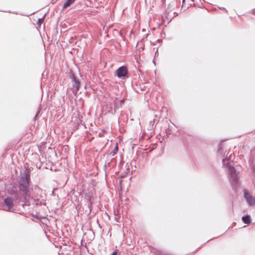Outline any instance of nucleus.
<instances>
[{"mask_svg":"<svg viewBox=\"0 0 255 255\" xmlns=\"http://www.w3.org/2000/svg\"><path fill=\"white\" fill-rule=\"evenodd\" d=\"M242 221L244 224L249 225L251 222V216L249 215L243 216L242 218Z\"/></svg>","mask_w":255,"mask_h":255,"instance_id":"8","label":"nucleus"},{"mask_svg":"<svg viewBox=\"0 0 255 255\" xmlns=\"http://www.w3.org/2000/svg\"><path fill=\"white\" fill-rule=\"evenodd\" d=\"M219 8L221 9H224L226 11V12H228V11L224 7H219Z\"/></svg>","mask_w":255,"mask_h":255,"instance_id":"18","label":"nucleus"},{"mask_svg":"<svg viewBox=\"0 0 255 255\" xmlns=\"http://www.w3.org/2000/svg\"><path fill=\"white\" fill-rule=\"evenodd\" d=\"M244 197L248 205L249 206L255 205V199L253 196L249 194L246 189L243 190Z\"/></svg>","mask_w":255,"mask_h":255,"instance_id":"5","label":"nucleus"},{"mask_svg":"<svg viewBox=\"0 0 255 255\" xmlns=\"http://www.w3.org/2000/svg\"><path fill=\"white\" fill-rule=\"evenodd\" d=\"M108 166L107 165V164H105L104 165V166H103V169L105 171V175H106V172H107V170L108 169Z\"/></svg>","mask_w":255,"mask_h":255,"instance_id":"16","label":"nucleus"},{"mask_svg":"<svg viewBox=\"0 0 255 255\" xmlns=\"http://www.w3.org/2000/svg\"><path fill=\"white\" fill-rule=\"evenodd\" d=\"M38 188V186H36V185L34 186V188H35V189H36V188Z\"/></svg>","mask_w":255,"mask_h":255,"instance_id":"19","label":"nucleus"},{"mask_svg":"<svg viewBox=\"0 0 255 255\" xmlns=\"http://www.w3.org/2000/svg\"><path fill=\"white\" fill-rule=\"evenodd\" d=\"M124 99L120 100H115L114 101V112L111 111V113L112 114L115 113L117 110L122 108V105L124 104Z\"/></svg>","mask_w":255,"mask_h":255,"instance_id":"7","label":"nucleus"},{"mask_svg":"<svg viewBox=\"0 0 255 255\" xmlns=\"http://www.w3.org/2000/svg\"><path fill=\"white\" fill-rule=\"evenodd\" d=\"M30 174L27 168H26L17 179L18 189L14 186L8 191L9 194L13 197L15 203L22 206L26 205L31 190H32V188H30Z\"/></svg>","mask_w":255,"mask_h":255,"instance_id":"1","label":"nucleus"},{"mask_svg":"<svg viewBox=\"0 0 255 255\" xmlns=\"http://www.w3.org/2000/svg\"><path fill=\"white\" fill-rule=\"evenodd\" d=\"M44 16H43L41 18H39L38 19V21L37 22V25L40 27L41 24L42 23V22H43L44 21Z\"/></svg>","mask_w":255,"mask_h":255,"instance_id":"13","label":"nucleus"},{"mask_svg":"<svg viewBox=\"0 0 255 255\" xmlns=\"http://www.w3.org/2000/svg\"><path fill=\"white\" fill-rule=\"evenodd\" d=\"M3 203L7 207V211L9 212H14L15 209L13 208L14 205L13 200L11 197L7 196L3 200Z\"/></svg>","mask_w":255,"mask_h":255,"instance_id":"6","label":"nucleus"},{"mask_svg":"<svg viewBox=\"0 0 255 255\" xmlns=\"http://www.w3.org/2000/svg\"><path fill=\"white\" fill-rule=\"evenodd\" d=\"M69 77L72 83V91L74 95L77 94L78 91L80 89L81 82L80 80L75 75L72 71L69 73Z\"/></svg>","mask_w":255,"mask_h":255,"instance_id":"3","label":"nucleus"},{"mask_svg":"<svg viewBox=\"0 0 255 255\" xmlns=\"http://www.w3.org/2000/svg\"><path fill=\"white\" fill-rule=\"evenodd\" d=\"M34 202H35V204L36 205H41L42 204H43L44 205H46L45 202L43 201H41V200H40L39 199L35 200L34 201Z\"/></svg>","mask_w":255,"mask_h":255,"instance_id":"12","label":"nucleus"},{"mask_svg":"<svg viewBox=\"0 0 255 255\" xmlns=\"http://www.w3.org/2000/svg\"><path fill=\"white\" fill-rule=\"evenodd\" d=\"M115 75L119 78H123L128 77V70L127 68L125 66H121L115 72Z\"/></svg>","mask_w":255,"mask_h":255,"instance_id":"4","label":"nucleus"},{"mask_svg":"<svg viewBox=\"0 0 255 255\" xmlns=\"http://www.w3.org/2000/svg\"><path fill=\"white\" fill-rule=\"evenodd\" d=\"M75 0H65L63 5V8H65L70 6L75 1Z\"/></svg>","mask_w":255,"mask_h":255,"instance_id":"10","label":"nucleus"},{"mask_svg":"<svg viewBox=\"0 0 255 255\" xmlns=\"http://www.w3.org/2000/svg\"><path fill=\"white\" fill-rule=\"evenodd\" d=\"M92 205V202L91 201V200L89 199L88 201V204H87V208L89 210V213H88L89 214L91 213Z\"/></svg>","mask_w":255,"mask_h":255,"instance_id":"11","label":"nucleus"},{"mask_svg":"<svg viewBox=\"0 0 255 255\" xmlns=\"http://www.w3.org/2000/svg\"><path fill=\"white\" fill-rule=\"evenodd\" d=\"M222 162L224 165L227 164L231 184L237 185L238 182V175L239 173L237 172L236 169L233 166H232L231 163L226 158L223 159Z\"/></svg>","mask_w":255,"mask_h":255,"instance_id":"2","label":"nucleus"},{"mask_svg":"<svg viewBox=\"0 0 255 255\" xmlns=\"http://www.w3.org/2000/svg\"><path fill=\"white\" fill-rule=\"evenodd\" d=\"M118 151V143L117 142L115 145V147L113 148V149L109 153L108 156L114 157L117 153Z\"/></svg>","mask_w":255,"mask_h":255,"instance_id":"9","label":"nucleus"},{"mask_svg":"<svg viewBox=\"0 0 255 255\" xmlns=\"http://www.w3.org/2000/svg\"><path fill=\"white\" fill-rule=\"evenodd\" d=\"M185 1V0H182L183 3Z\"/></svg>","mask_w":255,"mask_h":255,"instance_id":"20","label":"nucleus"},{"mask_svg":"<svg viewBox=\"0 0 255 255\" xmlns=\"http://www.w3.org/2000/svg\"><path fill=\"white\" fill-rule=\"evenodd\" d=\"M118 250H116L115 251H114L112 254L111 255H117V253H118Z\"/></svg>","mask_w":255,"mask_h":255,"instance_id":"17","label":"nucleus"},{"mask_svg":"<svg viewBox=\"0 0 255 255\" xmlns=\"http://www.w3.org/2000/svg\"><path fill=\"white\" fill-rule=\"evenodd\" d=\"M41 111L40 108H39L35 115V117L34 118V120L35 121L36 120L37 117L38 116L39 114L40 113Z\"/></svg>","mask_w":255,"mask_h":255,"instance_id":"15","label":"nucleus"},{"mask_svg":"<svg viewBox=\"0 0 255 255\" xmlns=\"http://www.w3.org/2000/svg\"><path fill=\"white\" fill-rule=\"evenodd\" d=\"M114 159V158H113L112 159H107L105 162V164H107V165L108 166V167H110L111 166V162Z\"/></svg>","mask_w":255,"mask_h":255,"instance_id":"14","label":"nucleus"}]
</instances>
